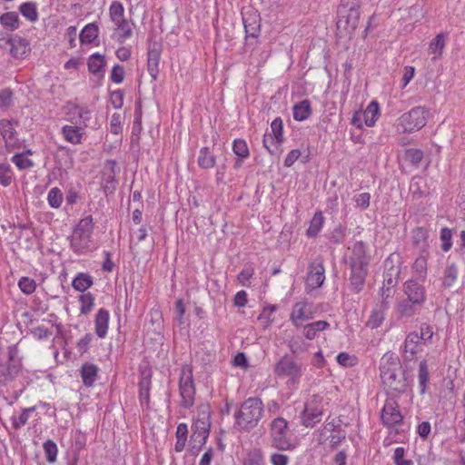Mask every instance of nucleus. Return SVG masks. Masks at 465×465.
Here are the masks:
<instances>
[{"label":"nucleus","mask_w":465,"mask_h":465,"mask_svg":"<svg viewBox=\"0 0 465 465\" xmlns=\"http://www.w3.org/2000/svg\"><path fill=\"white\" fill-rule=\"evenodd\" d=\"M423 158V152L420 149H408L405 152V159L413 164H418Z\"/></svg>","instance_id":"obj_55"},{"label":"nucleus","mask_w":465,"mask_h":465,"mask_svg":"<svg viewBox=\"0 0 465 465\" xmlns=\"http://www.w3.org/2000/svg\"><path fill=\"white\" fill-rule=\"evenodd\" d=\"M124 79V69L120 64H115L111 72V80L115 84H121Z\"/></svg>","instance_id":"obj_59"},{"label":"nucleus","mask_w":465,"mask_h":465,"mask_svg":"<svg viewBox=\"0 0 465 465\" xmlns=\"http://www.w3.org/2000/svg\"><path fill=\"white\" fill-rule=\"evenodd\" d=\"M440 241L442 242L441 249L443 252H448L452 246V232L451 230L444 227L440 230Z\"/></svg>","instance_id":"obj_52"},{"label":"nucleus","mask_w":465,"mask_h":465,"mask_svg":"<svg viewBox=\"0 0 465 465\" xmlns=\"http://www.w3.org/2000/svg\"><path fill=\"white\" fill-rule=\"evenodd\" d=\"M426 123L425 109L421 106L413 107L398 119L397 131L399 133H411L421 129Z\"/></svg>","instance_id":"obj_5"},{"label":"nucleus","mask_w":465,"mask_h":465,"mask_svg":"<svg viewBox=\"0 0 465 465\" xmlns=\"http://www.w3.org/2000/svg\"><path fill=\"white\" fill-rule=\"evenodd\" d=\"M10 52L14 57H22L27 52V43L25 39H12L10 43Z\"/></svg>","instance_id":"obj_37"},{"label":"nucleus","mask_w":465,"mask_h":465,"mask_svg":"<svg viewBox=\"0 0 465 465\" xmlns=\"http://www.w3.org/2000/svg\"><path fill=\"white\" fill-rule=\"evenodd\" d=\"M418 336H420L421 341L424 342L430 341L433 336L432 328L427 323H422L420 325V332H418Z\"/></svg>","instance_id":"obj_64"},{"label":"nucleus","mask_w":465,"mask_h":465,"mask_svg":"<svg viewBox=\"0 0 465 465\" xmlns=\"http://www.w3.org/2000/svg\"><path fill=\"white\" fill-rule=\"evenodd\" d=\"M147 70L153 80L157 79L161 52L156 45L150 46L147 54Z\"/></svg>","instance_id":"obj_19"},{"label":"nucleus","mask_w":465,"mask_h":465,"mask_svg":"<svg viewBox=\"0 0 465 465\" xmlns=\"http://www.w3.org/2000/svg\"><path fill=\"white\" fill-rule=\"evenodd\" d=\"M350 265L351 290L359 292L364 285L369 265V257L366 255V247L362 242H357L353 244Z\"/></svg>","instance_id":"obj_2"},{"label":"nucleus","mask_w":465,"mask_h":465,"mask_svg":"<svg viewBox=\"0 0 465 465\" xmlns=\"http://www.w3.org/2000/svg\"><path fill=\"white\" fill-rule=\"evenodd\" d=\"M98 368L94 364L85 363L81 367V377L85 386L91 387L97 377Z\"/></svg>","instance_id":"obj_27"},{"label":"nucleus","mask_w":465,"mask_h":465,"mask_svg":"<svg viewBox=\"0 0 465 465\" xmlns=\"http://www.w3.org/2000/svg\"><path fill=\"white\" fill-rule=\"evenodd\" d=\"M274 373L280 377H288L294 382L301 376V366L288 356H284L276 363Z\"/></svg>","instance_id":"obj_11"},{"label":"nucleus","mask_w":465,"mask_h":465,"mask_svg":"<svg viewBox=\"0 0 465 465\" xmlns=\"http://www.w3.org/2000/svg\"><path fill=\"white\" fill-rule=\"evenodd\" d=\"M1 25L9 31H15L19 27V17L15 12H7L0 16Z\"/></svg>","instance_id":"obj_34"},{"label":"nucleus","mask_w":465,"mask_h":465,"mask_svg":"<svg viewBox=\"0 0 465 465\" xmlns=\"http://www.w3.org/2000/svg\"><path fill=\"white\" fill-rule=\"evenodd\" d=\"M380 377L388 397H400L409 386L405 370L400 358L393 352H386L381 359Z\"/></svg>","instance_id":"obj_1"},{"label":"nucleus","mask_w":465,"mask_h":465,"mask_svg":"<svg viewBox=\"0 0 465 465\" xmlns=\"http://www.w3.org/2000/svg\"><path fill=\"white\" fill-rule=\"evenodd\" d=\"M19 10L21 14L31 22H35L38 18V13L35 3H24L20 5Z\"/></svg>","instance_id":"obj_42"},{"label":"nucleus","mask_w":465,"mask_h":465,"mask_svg":"<svg viewBox=\"0 0 465 465\" xmlns=\"http://www.w3.org/2000/svg\"><path fill=\"white\" fill-rule=\"evenodd\" d=\"M109 322V312L104 308L100 309L94 320L95 333L99 338H104L107 334Z\"/></svg>","instance_id":"obj_21"},{"label":"nucleus","mask_w":465,"mask_h":465,"mask_svg":"<svg viewBox=\"0 0 465 465\" xmlns=\"http://www.w3.org/2000/svg\"><path fill=\"white\" fill-rule=\"evenodd\" d=\"M457 277H458V268L454 263H452V264L449 265L444 271L443 280H442L443 286L446 288H450L456 282Z\"/></svg>","instance_id":"obj_41"},{"label":"nucleus","mask_w":465,"mask_h":465,"mask_svg":"<svg viewBox=\"0 0 465 465\" xmlns=\"http://www.w3.org/2000/svg\"><path fill=\"white\" fill-rule=\"evenodd\" d=\"M242 23L245 30L246 51H252L258 44V37L261 33V18L255 10H249L242 13Z\"/></svg>","instance_id":"obj_6"},{"label":"nucleus","mask_w":465,"mask_h":465,"mask_svg":"<svg viewBox=\"0 0 465 465\" xmlns=\"http://www.w3.org/2000/svg\"><path fill=\"white\" fill-rule=\"evenodd\" d=\"M398 397H388L381 411V420L382 424L388 429H396L402 424L403 416L400 411L397 401Z\"/></svg>","instance_id":"obj_8"},{"label":"nucleus","mask_w":465,"mask_h":465,"mask_svg":"<svg viewBox=\"0 0 465 465\" xmlns=\"http://www.w3.org/2000/svg\"><path fill=\"white\" fill-rule=\"evenodd\" d=\"M115 30L120 31L119 41L124 43L126 39L130 38L133 35V29L129 22L124 19L120 23L115 24Z\"/></svg>","instance_id":"obj_47"},{"label":"nucleus","mask_w":465,"mask_h":465,"mask_svg":"<svg viewBox=\"0 0 465 465\" xmlns=\"http://www.w3.org/2000/svg\"><path fill=\"white\" fill-rule=\"evenodd\" d=\"M150 389H151V374L145 375L143 373V377L139 382V400L141 405L149 406L150 403Z\"/></svg>","instance_id":"obj_24"},{"label":"nucleus","mask_w":465,"mask_h":465,"mask_svg":"<svg viewBox=\"0 0 465 465\" xmlns=\"http://www.w3.org/2000/svg\"><path fill=\"white\" fill-rule=\"evenodd\" d=\"M272 444L281 450L292 449L291 440L287 438V421L283 418H276L271 424Z\"/></svg>","instance_id":"obj_10"},{"label":"nucleus","mask_w":465,"mask_h":465,"mask_svg":"<svg viewBox=\"0 0 465 465\" xmlns=\"http://www.w3.org/2000/svg\"><path fill=\"white\" fill-rule=\"evenodd\" d=\"M322 398L319 395H312L305 403L302 412V424L305 427H314L319 423L323 415Z\"/></svg>","instance_id":"obj_7"},{"label":"nucleus","mask_w":465,"mask_h":465,"mask_svg":"<svg viewBox=\"0 0 465 465\" xmlns=\"http://www.w3.org/2000/svg\"><path fill=\"white\" fill-rule=\"evenodd\" d=\"M394 289H392L390 286L385 287V284L381 288V303L380 304V307L383 308V310H387L389 308L390 299L392 298L394 294Z\"/></svg>","instance_id":"obj_57"},{"label":"nucleus","mask_w":465,"mask_h":465,"mask_svg":"<svg viewBox=\"0 0 465 465\" xmlns=\"http://www.w3.org/2000/svg\"><path fill=\"white\" fill-rule=\"evenodd\" d=\"M35 411V407L25 408L23 410L22 413L19 416H14L12 418L13 426L15 429H19L22 426L25 425L28 421L29 416L31 413Z\"/></svg>","instance_id":"obj_44"},{"label":"nucleus","mask_w":465,"mask_h":465,"mask_svg":"<svg viewBox=\"0 0 465 465\" xmlns=\"http://www.w3.org/2000/svg\"><path fill=\"white\" fill-rule=\"evenodd\" d=\"M292 111L294 120L304 121L312 114L311 102L307 99L302 100L293 106Z\"/></svg>","instance_id":"obj_26"},{"label":"nucleus","mask_w":465,"mask_h":465,"mask_svg":"<svg viewBox=\"0 0 465 465\" xmlns=\"http://www.w3.org/2000/svg\"><path fill=\"white\" fill-rule=\"evenodd\" d=\"M12 92L9 89H5L0 92V108L6 109L12 103Z\"/></svg>","instance_id":"obj_62"},{"label":"nucleus","mask_w":465,"mask_h":465,"mask_svg":"<svg viewBox=\"0 0 465 465\" xmlns=\"http://www.w3.org/2000/svg\"><path fill=\"white\" fill-rule=\"evenodd\" d=\"M364 123L367 126H373L380 116V107L376 101H372L367 108L361 112Z\"/></svg>","instance_id":"obj_28"},{"label":"nucleus","mask_w":465,"mask_h":465,"mask_svg":"<svg viewBox=\"0 0 465 465\" xmlns=\"http://www.w3.org/2000/svg\"><path fill=\"white\" fill-rule=\"evenodd\" d=\"M402 291L406 295V299L412 301L414 303L422 305L426 300V292L422 284L415 280H408L403 283Z\"/></svg>","instance_id":"obj_13"},{"label":"nucleus","mask_w":465,"mask_h":465,"mask_svg":"<svg viewBox=\"0 0 465 465\" xmlns=\"http://www.w3.org/2000/svg\"><path fill=\"white\" fill-rule=\"evenodd\" d=\"M360 20V7L347 9L345 14L339 15L337 28L348 34L352 33L358 26Z\"/></svg>","instance_id":"obj_12"},{"label":"nucleus","mask_w":465,"mask_h":465,"mask_svg":"<svg viewBox=\"0 0 465 465\" xmlns=\"http://www.w3.org/2000/svg\"><path fill=\"white\" fill-rule=\"evenodd\" d=\"M88 69L93 74L99 73L105 65L104 56L95 53L90 55L88 59Z\"/></svg>","instance_id":"obj_39"},{"label":"nucleus","mask_w":465,"mask_h":465,"mask_svg":"<svg viewBox=\"0 0 465 465\" xmlns=\"http://www.w3.org/2000/svg\"><path fill=\"white\" fill-rule=\"evenodd\" d=\"M346 439V432L343 430H334L329 437L330 446L336 449Z\"/></svg>","instance_id":"obj_54"},{"label":"nucleus","mask_w":465,"mask_h":465,"mask_svg":"<svg viewBox=\"0 0 465 465\" xmlns=\"http://www.w3.org/2000/svg\"><path fill=\"white\" fill-rule=\"evenodd\" d=\"M324 223V216L322 212H316L310 222V226L306 232L308 237H315L322 230Z\"/></svg>","instance_id":"obj_31"},{"label":"nucleus","mask_w":465,"mask_h":465,"mask_svg":"<svg viewBox=\"0 0 465 465\" xmlns=\"http://www.w3.org/2000/svg\"><path fill=\"white\" fill-rule=\"evenodd\" d=\"M33 336L37 340H45L51 336L52 331L44 326H38L31 331Z\"/></svg>","instance_id":"obj_63"},{"label":"nucleus","mask_w":465,"mask_h":465,"mask_svg":"<svg viewBox=\"0 0 465 465\" xmlns=\"http://www.w3.org/2000/svg\"><path fill=\"white\" fill-rule=\"evenodd\" d=\"M233 153L242 159H246L250 155L247 143L242 139H235L232 143Z\"/></svg>","instance_id":"obj_46"},{"label":"nucleus","mask_w":465,"mask_h":465,"mask_svg":"<svg viewBox=\"0 0 465 465\" xmlns=\"http://www.w3.org/2000/svg\"><path fill=\"white\" fill-rule=\"evenodd\" d=\"M98 36V26L92 23L86 25L80 33L82 44H91Z\"/></svg>","instance_id":"obj_35"},{"label":"nucleus","mask_w":465,"mask_h":465,"mask_svg":"<svg viewBox=\"0 0 465 465\" xmlns=\"http://www.w3.org/2000/svg\"><path fill=\"white\" fill-rule=\"evenodd\" d=\"M181 406L189 409L194 404L195 387L193 380V371L183 368L179 382Z\"/></svg>","instance_id":"obj_9"},{"label":"nucleus","mask_w":465,"mask_h":465,"mask_svg":"<svg viewBox=\"0 0 465 465\" xmlns=\"http://www.w3.org/2000/svg\"><path fill=\"white\" fill-rule=\"evenodd\" d=\"M400 275V270L398 268L391 267L385 274L384 282H386L387 285L393 287L398 282V277Z\"/></svg>","instance_id":"obj_58"},{"label":"nucleus","mask_w":465,"mask_h":465,"mask_svg":"<svg viewBox=\"0 0 465 465\" xmlns=\"http://www.w3.org/2000/svg\"><path fill=\"white\" fill-rule=\"evenodd\" d=\"M110 102L114 108L120 109L124 104V92L122 90H116L111 93Z\"/></svg>","instance_id":"obj_60"},{"label":"nucleus","mask_w":465,"mask_h":465,"mask_svg":"<svg viewBox=\"0 0 465 465\" xmlns=\"http://www.w3.org/2000/svg\"><path fill=\"white\" fill-rule=\"evenodd\" d=\"M196 420L211 421V407L209 404H201L198 406Z\"/></svg>","instance_id":"obj_61"},{"label":"nucleus","mask_w":465,"mask_h":465,"mask_svg":"<svg viewBox=\"0 0 465 465\" xmlns=\"http://www.w3.org/2000/svg\"><path fill=\"white\" fill-rule=\"evenodd\" d=\"M325 269L322 262H312L306 279L309 287L315 289L321 287L325 280Z\"/></svg>","instance_id":"obj_17"},{"label":"nucleus","mask_w":465,"mask_h":465,"mask_svg":"<svg viewBox=\"0 0 465 465\" xmlns=\"http://www.w3.org/2000/svg\"><path fill=\"white\" fill-rule=\"evenodd\" d=\"M20 290L25 294H31L35 291L36 282L29 277H22L18 282Z\"/></svg>","instance_id":"obj_50"},{"label":"nucleus","mask_w":465,"mask_h":465,"mask_svg":"<svg viewBox=\"0 0 465 465\" xmlns=\"http://www.w3.org/2000/svg\"><path fill=\"white\" fill-rule=\"evenodd\" d=\"M429 257V252H420L416 258L412 269L420 277L425 278L427 274V261Z\"/></svg>","instance_id":"obj_33"},{"label":"nucleus","mask_w":465,"mask_h":465,"mask_svg":"<svg viewBox=\"0 0 465 465\" xmlns=\"http://www.w3.org/2000/svg\"><path fill=\"white\" fill-rule=\"evenodd\" d=\"M272 134H265L262 139L263 146L269 151L271 154L274 153L273 150L270 149L268 141L272 143L275 141L277 144H281L283 142V124L282 120L280 117L275 118L271 124Z\"/></svg>","instance_id":"obj_15"},{"label":"nucleus","mask_w":465,"mask_h":465,"mask_svg":"<svg viewBox=\"0 0 465 465\" xmlns=\"http://www.w3.org/2000/svg\"><path fill=\"white\" fill-rule=\"evenodd\" d=\"M198 165L203 169H211L215 165V156L210 152L209 147H203L199 151Z\"/></svg>","instance_id":"obj_30"},{"label":"nucleus","mask_w":465,"mask_h":465,"mask_svg":"<svg viewBox=\"0 0 465 465\" xmlns=\"http://www.w3.org/2000/svg\"><path fill=\"white\" fill-rule=\"evenodd\" d=\"M288 347L293 354H300L307 350L305 342L299 337H293L289 341Z\"/></svg>","instance_id":"obj_53"},{"label":"nucleus","mask_w":465,"mask_h":465,"mask_svg":"<svg viewBox=\"0 0 465 465\" xmlns=\"http://www.w3.org/2000/svg\"><path fill=\"white\" fill-rule=\"evenodd\" d=\"M421 306L405 298L396 304V312L401 317H411L417 313Z\"/></svg>","instance_id":"obj_23"},{"label":"nucleus","mask_w":465,"mask_h":465,"mask_svg":"<svg viewBox=\"0 0 465 465\" xmlns=\"http://www.w3.org/2000/svg\"><path fill=\"white\" fill-rule=\"evenodd\" d=\"M418 381L420 394H424L427 390L429 382V369L425 360L421 361L419 364Z\"/></svg>","instance_id":"obj_36"},{"label":"nucleus","mask_w":465,"mask_h":465,"mask_svg":"<svg viewBox=\"0 0 465 465\" xmlns=\"http://www.w3.org/2000/svg\"><path fill=\"white\" fill-rule=\"evenodd\" d=\"M45 457L48 462L53 463L56 460L57 456V446L52 440H47L43 445Z\"/></svg>","instance_id":"obj_49"},{"label":"nucleus","mask_w":465,"mask_h":465,"mask_svg":"<svg viewBox=\"0 0 465 465\" xmlns=\"http://www.w3.org/2000/svg\"><path fill=\"white\" fill-rule=\"evenodd\" d=\"M63 193L59 188L54 187L49 191L47 201L52 208H59L63 203Z\"/></svg>","instance_id":"obj_45"},{"label":"nucleus","mask_w":465,"mask_h":465,"mask_svg":"<svg viewBox=\"0 0 465 465\" xmlns=\"http://www.w3.org/2000/svg\"><path fill=\"white\" fill-rule=\"evenodd\" d=\"M420 341L421 337L418 336V332L416 331L411 332L407 335L404 341V353L407 359L414 357V355L418 352V348Z\"/></svg>","instance_id":"obj_22"},{"label":"nucleus","mask_w":465,"mask_h":465,"mask_svg":"<svg viewBox=\"0 0 465 465\" xmlns=\"http://www.w3.org/2000/svg\"><path fill=\"white\" fill-rule=\"evenodd\" d=\"M79 302L81 313L88 314L94 305V297L90 292L82 294L79 297Z\"/></svg>","instance_id":"obj_43"},{"label":"nucleus","mask_w":465,"mask_h":465,"mask_svg":"<svg viewBox=\"0 0 465 465\" xmlns=\"http://www.w3.org/2000/svg\"><path fill=\"white\" fill-rule=\"evenodd\" d=\"M12 162L20 170L29 169L33 167L34 163L31 159L26 158L24 153H16L12 157Z\"/></svg>","instance_id":"obj_51"},{"label":"nucleus","mask_w":465,"mask_h":465,"mask_svg":"<svg viewBox=\"0 0 465 465\" xmlns=\"http://www.w3.org/2000/svg\"><path fill=\"white\" fill-rule=\"evenodd\" d=\"M393 460L395 465H413L412 460L405 459V450L402 447L394 450Z\"/></svg>","instance_id":"obj_56"},{"label":"nucleus","mask_w":465,"mask_h":465,"mask_svg":"<svg viewBox=\"0 0 465 465\" xmlns=\"http://www.w3.org/2000/svg\"><path fill=\"white\" fill-rule=\"evenodd\" d=\"M62 134L64 138L73 144L80 143L84 134L82 128L77 125H64Z\"/></svg>","instance_id":"obj_25"},{"label":"nucleus","mask_w":465,"mask_h":465,"mask_svg":"<svg viewBox=\"0 0 465 465\" xmlns=\"http://www.w3.org/2000/svg\"><path fill=\"white\" fill-rule=\"evenodd\" d=\"M386 310H383L381 307H378L372 310L369 320L366 322V325L371 329H376L381 326L384 320V312Z\"/></svg>","instance_id":"obj_40"},{"label":"nucleus","mask_w":465,"mask_h":465,"mask_svg":"<svg viewBox=\"0 0 465 465\" xmlns=\"http://www.w3.org/2000/svg\"><path fill=\"white\" fill-rule=\"evenodd\" d=\"M93 277L84 272H79L72 282L74 290L84 292L93 285Z\"/></svg>","instance_id":"obj_29"},{"label":"nucleus","mask_w":465,"mask_h":465,"mask_svg":"<svg viewBox=\"0 0 465 465\" xmlns=\"http://www.w3.org/2000/svg\"><path fill=\"white\" fill-rule=\"evenodd\" d=\"M428 231L423 227H417L411 232L412 243L419 252H428Z\"/></svg>","instance_id":"obj_20"},{"label":"nucleus","mask_w":465,"mask_h":465,"mask_svg":"<svg viewBox=\"0 0 465 465\" xmlns=\"http://www.w3.org/2000/svg\"><path fill=\"white\" fill-rule=\"evenodd\" d=\"M313 318L312 312L308 308V302L302 301L296 302L292 310L290 320L296 328L302 326V322Z\"/></svg>","instance_id":"obj_14"},{"label":"nucleus","mask_w":465,"mask_h":465,"mask_svg":"<svg viewBox=\"0 0 465 465\" xmlns=\"http://www.w3.org/2000/svg\"><path fill=\"white\" fill-rule=\"evenodd\" d=\"M109 15L111 21L115 25L124 20V8L123 4L118 1H114L111 4L109 8Z\"/></svg>","instance_id":"obj_38"},{"label":"nucleus","mask_w":465,"mask_h":465,"mask_svg":"<svg viewBox=\"0 0 465 465\" xmlns=\"http://www.w3.org/2000/svg\"><path fill=\"white\" fill-rule=\"evenodd\" d=\"M21 371L20 362H5L0 359V386L12 382Z\"/></svg>","instance_id":"obj_16"},{"label":"nucleus","mask_w":465,"mask_h":465,"mask_svg":"<svg viewBox=\"0 0 465 465\" xmlns=\"http://www.w3.org/2000/svg\"><path fill=\"white\" fill-rule=\"evenodd\" d=\"M94 221L91 215L81 219L70 236V247L76 254H83L90 250Z\"/></svg>","instance_id":"obj_4"},{"label":"nucleus","mask_w":465,"mask_h":465,"mask_svg":"<svg viewBox=\"0 0 465 465\" xmlns=\"http://www.w3.org/2000/svg\"><path fill=\"white\" fill-rule=\"evenodd\" d=\"M13 180V173L10 164L0 163V184L7 187L11 184Z\"/></svg>","instance_id":"obj_48"},{"label":"nucleus","mask_w":465,"mask_h":465,"mask_svg":"<svg viewBox=\"0 0 465 465\" xmlns=\"http://www.w3.org/2000/svg\"><path fill=\"white\" fill-rule=\"evenodd\" d=\"M16 132L15 129L10 120L1 119L0 120V134L2 135L5 143V148L8 152H10L15 143V135Z\"/></svg>","instance_id":"obj_18"},{"label":"nucleus","mask_w":465,"mask_h":465,"mask_svg":"<svg viewBox=\"0 0 465 465\" xmlns=\"http://www.w3.org/2000/svg\"><path fill=\"white\" fill-rule=\"evenodd\" d=\"M262 413V401L256 397L248 398L234 414L235 426L240 430H251L257 426Z\"/></svg>","instance_id":"obj_3"},{"label":"nucleus","mask_w":465,"mask_h":465,"mask_svg":"<svg viewBox=\"0 0 465 465\" xmlns=\"http://www.w3.org/2000/svg\"><path fill=\"white\" fill-rule=\"evenodd\" d=\"M445 47V35L440 33L438 34L435 38L430 43L429 52L430 54H434L432 57L433 60H436L440 56H441L443 49Z\"/></svg>","instance_id":"obj_32"}]
</instances>
